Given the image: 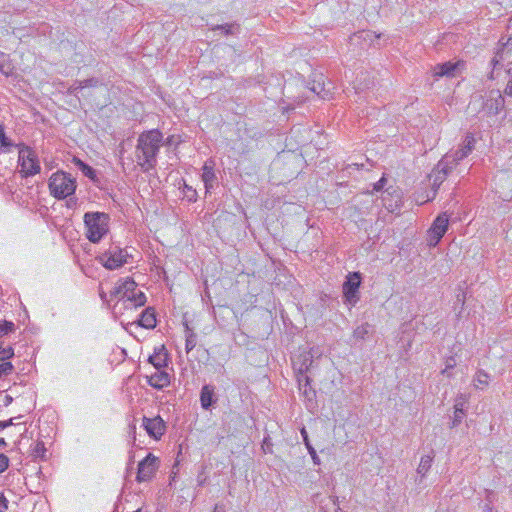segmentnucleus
Instances as JSON below:
<instances>
[{
	"instance_id": "obj_1",
	"label": "nucleus",
	"mask_w": 512,
	"mask_h": 512,
	"mask_svg": "<svg viewBox=\"0 0 512 512\" xmlns=\"http://www.w3.org/2000/svg\"><path fill=\"white\" fill-rule=\"evenodd\" d=\"M163 135L158 129L142 132L136 145V158L138 165L144 172L154 169L157 164V155L160 151Z\"/></svg>"
},
{
	"instance_id": "obj_2",
	"label": "nucleus",
	"mask_w": 512,
	"mask_h": 512,
	"mask_svg": "<svg viewBox=\"0 0 512 512\" xmlns=\"http://www.w3.org/2000/svg\"><path fill=\"white\" fill-rule=\"evenodd\" d=\"M111 298H118L122 301L125 309H136L144 306L147 298L144 292L137 290V283L130 277L122 280L110 291Z\"/></svg>"
},
{
	"instance_id": "obj_3",
	"label": "nucleus",
	"mask_w": 512,
	"mask_h": 512,
	"mask_svg": "<svg viewBox=\"0 0 512 512\" xmlns=\"http://www.w3.org/2000/svg\"><path fill=\"white\" fill-rule=\"evenodd\" d=\"M83 219L87 229V238L92 243H98L108 232V214L104 212H87L84 214Z\"/></svg>"
},
{
	"instance_id": "obj_4",
	"label": "nucleus",
	"mask_w": 512,
	"mask_h": 512,
	"mask_svg": "<svg viewBox=\"0 0 512 512\" xmlns=\"http://www.w3.org/2000/svg\"><path fill=\"white\" fill-rule=\"evenodd\" d=\"M50 194L56 199L62 200L74 194L76 180L70 174L57 171L49 179Z\"/></svg>"
},
{
	"instance_id": "obj_5",
	"label": "nucleus",
	"mask_w": 512,
	"mask_h": 512,
	"mask_svg": "<svg viewBox=\"0 0 512 512\" xmlns=\"http://www.w3.org/2000/svg\"><path fill=\"white\" fill-rule=\"evenodd\" d=\"M362 282L360 272H350L343 283L342 292L344 303L355 306L360 300L359 288Z\"/></svg>"
},
{
	"instance_id": "obj_6",
	"label": "nucleus",
	"mask_w": 512,
	"mask_h": 512,
	"mask_svg": "<svg viewBox=\"0 0 512 512\" xmlns=\"http://www.w3.org/2000/svg\"><path fill=\"white\" fill-rule=\"evenodd\" d=\"M20 173L23 177L34 176L40 172V164L36 153L29 147L23 146L19 150Z\"/></svg>"
},
{
	"instance_id": "obj_7",
	"label": "nucleus",
	"mask_w": 512,
	"mask_h": 512,
	"mask_svg": "<svg viewBox=\"0 0 512 512\" xmlns=\"http://www.w3.org/2000/svg\"><path fill=\"white\" fill-rule=\"evenodd\" d=\"M128 253L119 246H111L99 256V261L108 270H115L128 262Z\"/></svg>"
},
{
	"instance_id": "obj_8",
	"label": "nucleus",
	"mask_w": 512,
	"mask_h": 512,
	"mask_svg": "<svg viewBox=\"0 0 512 512\" xmlns=\"http://www.w3.org/2000/svg\"><path fill=\"white\" fill-rule=\"evenodd\" d=\"M159 467V460L152 453H148L147 456L141 460L138 464V471L136 480L137 482H146L153 478Z\"/></svg>"
},
{
	"instance_id": "obj_9",
	"label": "nucleus",
	"mask_w": 512,
	"mask_h": 512,
	"mask_svg": "<svg viewBox=\"0 0 512 512\" xmlns=\"http://www.w3.org/2000/svg\"><path fill=\"white\" fill-rule=\"evenodd\" d=\"M449 219L446 213H442L436 217L431 228L428 230V245L435 247L446 231L448 230Z\"/></svg>"
},
{
	"instance_id": "obj_10",
	"label": "nucleus",
	"mask_w": 512,
	"mask_h": 512,
	"mask_svg": "<svg viewBox=\"0 0 512 512\" xmlns=\"http://www.w3.org/2000/svg\"><path fill=\"white\" fill-rule=\"evenodd\" d=\"M482 108L489 116L499 114L505 108L504 94L498 89L490 90Z\"/></svg>"
},
{
	"instance_id": "obj_11",
	"label": "nucleus",
	"mask_w": 512,
	"mask_h": 512,
	"mask_svg": "<svg viewBox=\"0 0 512 512\" xmlns=\"http://www.w3.org/2000/svg\"><path fill=\"white\" fill-rule=\"evenodd\" d=\"M465 66L466 62L464 60L439 63L432 68V75L435 80L439 79L440 77H454L456 73L462 71Z\"/></svg>"
},
{
	"instance_id": "obj_12",
	"label": "nucleus",
	"mask_w": 512,
	"mask_h": 512,
	"mask_svg": "<svg viewBox=\"0 0 512 512\" xmlns=\"http://www.w3.org/2000/svg\"><path fill=\"white\" fill-rule=\"evenodd\" d=\"M142 421L147 434L155 440H159L166 431V424L159 415L153 418L144 416Z\"/></svg>"
},
{
	"instance_id": "obj_13",
	"label": "nucleus",
	"mask_w": 512,
	"mask_h": 512,
	"mask_svg": "<svg viewBox=\"0 0 512 512\" xmlns=\"http://www.w3.org/2000/svg\"><path fill=\"white\" fill-rule=\"evenodd\" d=\"M474 145L475 138L473 134H466L461 146L456 151L448 153L450 156H452V162L454 161L459 163V161L466 158L473 151Z\"/></svg>"
},
{
	"instance_id": "obj_14",
	"label": "nucleus",
	"mask_w": 512,
	"mask_h": 512,
	"mask_svg": "<svg viewBox=\"0 0 512 512\" xmlns=\"http://www.w3.org/2000/svg\"><path fill=\"white\" fill-rule=\"evenodd\" d=\"M169 353L164 345L154 348V353L149 356L148 362L152 364L155 369L160 370L168 366Z\"/></svg>"
},
{
	"instance_id": "obj_15",
	"label": "nucleus",
	"mask_w": 512,
	"mask_h": 512,
	"mask_svg": "<svg viewBox=\"0 0 512 512\" xmlns=\"http://www.w3.org/2000/svg\"><path fill=\"white\" fill-rule=\"evenodd\" d=\"M218 398L215 394V387L210 384H205L200 391V403L204 410H211L217 403Z\"/></svg>"
},
{
	"instance_id": "obj_16",
	"label": "nucleus",
	"mask_w": 512,
	"mask_h": 512,
	"mask_svg": "<svg viewBox=\"0 0 512 512\" xmlns=\"http://www.w3.org/2000/svg\"><path fill=\"white\" fill-rule=\"evenodd\" d=\"M136 323L145 329H154L157 325L155 309L153 307L145 308L139 315Z\"/></svg>"
},
{
	"instance_id": "obj_17",
	"label": "nucleus",
	"mask_w": 512,
	"mask_h": 512,
	"mask_svg": "<svg viewBox=\"0 0 512 512\" xmlns=\"http://www.w3.org/2000/svg\"><path fill=\"white\" fill-rule=\"evenodd\" d=\"M147 382L151 387L157 390H162L170 384V375L160 369L149 376Z\"/></svg>"
},
{
	"instance_id": "obj_18",
	"label": "nucleus",
	"mask_w": 512,
	"mask_h": 512,
	"mask_svg": "<svg viewBox=\"0 0 512 512\" xmlns=\"http://www.w3.org/2000/svg\"><path fill=\"white\" fill-rule=\"evenodd\" d=\"M311 379L307 374H298V385L305 399L312 402L316 397L315 390L311 387Z\"/></svg>"
},
{
	"instance_id": "obj_19",
	"label": "nucleus",
	"mask_w": 512,
	"mask_h": 512,
	"mask_svg": "<svg viewBox=\"0 0 512 512\" xmlns=\"http://www.w3.org/2000/svg\"><path fill=\"white\" fill-rule=\"evenodd\" d=\"M202 170V181L204 182L206 190L209 191L213 187V182L216 180L214 163L212 161L205 162Z\"/></svg>"
},
{
	"instance_id": "obj_20",
	"label": "nucleus",
	"mask_w": 512,
	"mask_h": 512,
	"mask_svg": "<svg viewBox=\"0 0 512 512\" xmlns=\"http://www.w3.org/2000/svg\"><path fill=\"white\" fill-rule=\"evenodd\" d=\"M374 333V328L369 323H363L353 331V338L357 341L368 339Z\"/></svg>"
},
{
	"instance_id": "obj_21",
	"label": "nucleus",
	"mask_w": 512,
	"mask_h": 512,
	"mask_svg": "<svg viewBox=\"0 0 512 512\" xmlns=\"http://www.w3.org/2000/svg\"><path fill=\"white\" fill-rule=\"evenodd\" d=\"M458 163L452 162V156L446 154L436 165V169L440 172H445V175L448 176L449 173L456 167Z\"/></svg>"
},
{
	"instance_id": "obj_22",
	"label": "nucleus",
	"mask_w": 512,
	"mask_h": 512,
	"mask_svg": "<svg viewBox=\"0 0 512 512\" xmlns=\"http://www.w3.org/2000/svg\"><path fill=\"white\" fill-rule=\"evenodd\" d=\"M301 436L303 438V442L308 450V453L310 454L312 460H313V463L315 465H320L321 461H320V458L319 456L317 455V452L315 450V448L312 446L310 440H309V436H308V433L306 431V429L303 427L301 429Z\"/></svg>"
},
{
	"instance_id": "obj_23",
	"label": "nucleus",
	"mask_w": 512,
	"mask_h": 512,
	"mask_svg": "<svg viewBox=\"0 0 512 512\" xmlns=\"http://www.w3.org/2000/svg\"><path fill=\"white\" fill-rule=\"evenodd\" d=\"M0 73L5 76H10L13 73V66L11 64L9 55L2 51H0Z\"/></svg>"
},
{
	"instance_id": "obj_24",
	"label": "nucleus",
	"mask_w": 512,
	"mask_h": 512,
	"mask_svg": "<svg viewBox=\"0 0 512 512\" xmlns=\"http://www.w3.org/2000/svg\"><path fill=\"white\" fill-rule=\"evenodd\" d=\"M14 146L13 141L7 137L4 126L0 124V154L9 152Z\"/></svg>"
},
{
	"instance_id": "obj_25",
	"label": "nucleus",
	"mask_w": 512,
	"mask_h": 512,
	"mask_svg": "<svg viewBox=\"0 0 512 512\" xmlns=\"http://www.w3.org/2000/svg\"><path fill=\"white\" fill-rule=\"evenodd\" d=\"M446 178L447 176L445 175V172H440L436 168L433 169L432 173L429 175V179L432 180V189L434 190V193H436Z\"/></svg>"
},
{
	"instance_id": "obj_26",
	"label": "nucleus",
	"mask_w": 512,
	"mask_h": 512,
	"mask_svg": "<svg viewBox=\"0 0 512 512\" xmlns=\"http://www.w3.org/2000/svg\"><path fill=\"white\" fill-rule=\"evenodd\" d=\"M433 455H424L421 457L420 463L417 468V473L422 477L426 475V473L430 470L433 462Z\"/></svg>"
},
{
	"instance_id": "obj_27",
	"label": "nucleus",
	"mask_w": 512,
	"mask_h": 512,
	"mask_svg": "<svg viewBox=\"0 0 512 512\" xmlns=\"http://www.w3.org/2000/svg\"><path fill=\"white\" fill-rule=\"evenodd\" d=\"M489 374L482 369L477 370L474 381L476 388L483 389L489 384Z\"/></svg>"
},
{
	"instance_id": "obj_28",
	"label": "nucleus",
	"mask_w": 512,
	"mask_h": 512,
	"mask_svg": "<svg viewBox=\"0 0 512 512\" xmlns=\"http://www.w3.org/2000/svg\"><path fill=\"white\" fill-rule=\"evenodd\" d=\"M302 362L300 364V367L298 369V374H307L313 364V356L310 353H305L301 355Z\"/></svg>"
},
{
	"instance_id": "obj_29",
	"label": "nucleus",
	"mask_w": 512,
	"mask_h": 512,
	"mask_svg": "<svg viewBox=\"0 0 512 512\" xmlns=\"http://www.w3.org/2000/svg\"><path fill=\"white\" fill-rule=\"evenodd\" d=\"M47 449L45 447V444L43 441L39 440L35 443V445L32 448V455L34 458H39L41 460L47 459Z\"/></svg>"
},
{
	"instance_id": "obj_30",
	"label": "nucleus",
	"mask_w": 512,
	"mask_h": 512,
	"mask_svg": "<svg viewBox=\"0 0 512 512\" xmlns=\"http://www.w3.org/2000/svg\"><path fill=\"white\" fill-rule=\"evenodd\" d=\"M182 193L189 202H195L197 200V191L185 181H183Z\"/></svg>"
},
{
	"instance_id": "obj_31",
	"label": "nucleus",
	"mask_w": 512,
	"mask_h": 512,
	"mask_svg": "<svg viewBox=\"0 0 512 512\" xmlns=\"http://www.w3.org/2000/svg\"><path fill=\"white\" fill-rule=\"evenodd\" d=\"M239 29V25L236 23L216 25L212 30H221L224 35H233L235 31Z\"/></svg>"
},
{
	"instance_id": "obj_32",
	"label": "nucleus",
	"mask_w": 512,
	"mask_h": 512,
	"mask_svg": "<svg viewBox=\"0 0 512 512\" xmlns=\"http://www.w3.org/2000/svg\"><path fill=\"white\" fill-rule=\"evenodd\" d=\"M80 171L84 174V176L89 178L93 183H95V184L99 183L97 171L92 166H90L86 163Z\"/></svg>"
},
{
	"instance_id": "obj_33",
	"label": "nucleus",
	"mask_w": 512,
	"mask_h": 512,
	"mask_svg": "<svg viewBox=\"0 0 512 512\" xmlns=\"http://www.w3.org/2000/svg\"><path fill=\"white\" fill-rule=\"evenodd\" d=\"M15 331V324L12 321L2 320L0 322V338Z\"/></svg>"
},
{
	"instance_id": "obj_34",
	"label": "nucleus",
	"mask_w": 512,
	"mask_h": 512,
	"mask_svg": "<svg viewBox=\"0 0 512 512\" xmlns=\"http://www.w3.org/2000/svg\"><path fill=\"white\" fill-rule=\"evenodd\" d=\"M14 357V349L12 346L3 347L0 341V361L10 360Z\"/></svg>"
},
{
	"instance_id": "obj_35",
	"label": "nucleus",
	"mask_w": 512,
	"mask_h": 512,
	"mask_svg": "<svg viewBox=\"0 0 512 512\" xmlns=\"http://www.w3.org/2000/svg\"><path fill=\"white\" fill-rule=\"evenodd\" d=\"M13 371H14V366L10 361H8V360L0 361V378H2L3 376H8V375L12 374Z\"/></svg>"
},
{
	"instance_id": "obj_36",
	"label": "nucleus",
	"mask_w": 512,
	"mask_h": 512,
	"mask_svg": "<svg viewBox=\"0 0 512 512\" xmlns=\"http://www.w3.org/2000/svg\"><path fill=\"white\" fill-rule=\"evenodd\" d=\"M197 335L194 332H189L186 335L185 350L189 353L196 346Z\"/></svg>"
},
{
	"instance_id": "obj_37",
	"label": "nucleus",
	"mask_w": 512,
	"mask_h": 512,
	"mask_svg": "<svg viewBox=\"0 0 512 512\" xmlns=\"http://www.w3.org/2000/svg\"><path fill=\"white\" fill-rule=\"evenodd\" d=\"M464 416H465L464 409L456 408V410H454L451 427L453 428V427L459 426L462 423Z\"/></svg>"
},
{
	"instance_id": "obj_38",
	"label": "nucleus",
	"mask_w": 512,
	"mask_h": 512,
	"mask_svg": "<svg viewBox=\"0 0 512 512\" xmlns=\"http://www.w3.org/2000/svg\"><path fill=\"white\" fill-rule=\"evenodd\" d=\"M506 74L510 77L507 84H506V87L503 91V94L505 96H508V97H512V68H508L506 69Z\"/></svg>"
},
{
	"instance_id": "obj_39",
	"label": "nucleus",
	"mask_w": 512,
	"mask_h": 512,
	"mask_svg": "<svg viewBox=\"0 0 512 512\" xmlns=\"http://www.w3.org/2000/svg\"><path fill=\"white\" fill-rule=\"evenodd\" d=\"M83 89V84L81 81H76L73 85H71L69 88H68V91L67 93L69 95H74V96H78V93L79 91H81Z\"/></svg>"
},
{
	"instance_id": "obj_40",
	"label": "nucleus",
	"mask_w": 512,
	"mask_h": 512,
	"mask_svg": "<svg viewBox=\"0 0 512 512\" xmlns=\"http://www.w3.org/2000/svg\"><path fill=\"white\" fill-rule=\"evenodd\" d=\"M9 467V458L3 454L0 453V473H3L6 471Z\"/></svg>"
},
{
	"instance_id": "obj_41",
	"label": "nucleus",
	"mask_w": 512,
	"mask_h": 512,
	"mask_svg": "<svg viewBox=\"0 0 512 512\" xmlns=\"http://www.w3.org/2000/svg\"><path fill=\"white\" fill-rule=\"evenodd\" d=\"M82 84H83V88L85 87H97L99 84H100V81L98 78H88V79H85L84 81H81Z\"/></svg>"
},
{
	"instance_id": "obj_42",
	"label": "nucleus",
	"mask_w": 512,
	"mask_h": 512,
	"mask_svg": "<svg viewBox=\"0 0 512 512\" xmlns=\"http://www.w3.org/2000/svg\"><path fill=\"white\" fill-rule=\"evenodd\" d=\"M387 183V179L385 176H382L374 185L373 191L379 192L381 191Z\"/></svg>"
},
{
	"instance_id": "obj_43",
	"label": "nucleus",
	"mask_w": 512,
	"mask_h": 512,
	"mask_svg": "<svg viewBox=\"0 0 512 512\" xmlns=\"http://www.w3.org/2000/svg\"><path fill=\"white\" fill-rule=\"evenodd\" d=\"M8 507H9L8 499L5 497V495L3 493H0V512H5L6 510H8Z\"/></svg>"
},
{
	"instance_id": "obj_44",
	"label": "nucleus",
	"mask_w": 512,
	"mask_h": 512,
	"mask_svg": "<svg viewBox=\"0 0 512 512\" xmlns=\"http://www.w3.org/2000/svg\"><path fill=\"white\" fill-rule=\"evenodd\" d=\"M512 42V37H508V38H505V37H501L497 43V47L498 48H503V50H505V48L507 46H509Z\"/></svg>"
},
{
	"instance_id": "obj_45",
	"label": "nucleus",
	"mask_w": 512,
	"mask_h": 512,
	"mask_svg": "<svg viewBox=\"0 0 512 512\" xmlns=\"http://www.w3.org/2000/svg\"><path fill=\"white\" fill-rule=\"evenodd\" d=\"M21 416L19 417H13V418H10L8 420H4V421H0V430H4L12 425H14V420L17 419V418H20Z\"/></svg>"
},
{
	"instance_id": "obj_46",
	"label": "nucleus",
	"mask_w": 512,
	"mask_h": 512,
	"mask_svg": "<svg viewBox=\"0 0 512 512\" xmlns=\"http://www.w3.org/2000/svg\"><path fill=\"white\" fill-rule=\"evenodd\" d=\"M505 50H503V48H496V50L494 51V58L495 59H499L500 62H502L504 59H505Z\"/></svg>"
},
{
	"instance_id": "obj_47",
	"label": "nucleus",
	"mask_w": 512,
	"mask_h": 512,
	"mask_svg": "<svg viewBox=\"0 0 512 512\" xmlns=\"http://www.w3.org/2000/svg\"><path fill=\"white\" fill-rule=\"evenodd\" d=\"M501 63L502 62H500L498 58L495 59L494 57H492V59L490 60L489 66L491 67L492 70H497L502 67Z\"/></svg>"
},
{
	"instance_id": "obj_48",
	"label": "nucleus",
	"mask_w": 512,
	"mask_h": 512,
	"mask_svg": "<svg viewBox=\"0 0 512 512\" xmlns=\"http://www.w3.org/2000/svg\"><path fill=\"white\" fill-rule=\"evenodd\" d=\"M310 89L317 95H321V92L324 91L323 85L321 83H314Z\"/></svg>"
},
{
	"instance_id": "obj_49",
	"label": "nucleus",
	"mask_w": 512,
	"mask_h": 512,
	"mask_svg": "<svg viewBox=\"0 0 512 512\" xmlns=\"http://www.w3.org/2000/svg\"><path fill=\"white\" fill-rule=\"evenodd\" d=\"M466 300V293L464 291L460 292L456 296V302L460 303L462 306L464 305Z\"/></svg>"
},
{
	"instance_id": "obj_50",
	"label": "nucleus",
	"mask_w": 512,
	"mask_h": 512,
	"mask_svg": "<svg viewBox=\"0 0 512 512\" xmlns=\"http://www.w3.org/2000/svg\"><path fill=\"white\" fill-rule=\"evenodd\" d=\"M72 162L74 163V165L79 169L81 170L82 167L86 164L84 161H82L80 158L78 157H73L72 159Z\"/></svg>"
},
{
	"instance_id": "obj_51",
	"label": "nucleus",
	"mask_w": 512,
	"mask_h": 512,
	"mask_svg": "<svg viewBox=\"0 0 512 512\" xmlns=\"http://www.w3.org/2000/svg\"><path fill=\"white\" fill-rule=\"evenodd\" d=\"M464 401L465 398L463 397V395H460V397L457 398L455 401L454 410H456V408H463Z\"/></svg>"
},
{
	"instance_id": "obj_52",
	"label": "nucleus",
	"mask_w": 512,
	"mask_h": 512,
	"mask_svg": "<svg viewBox=\"0 0 512 512\" xmlns=\"http://www.w3.org/2000/svg\"><path fill=\"white\" fill-rule=\"evenodd\" d=\"M13 402V397L10 396V395H5L4 398H3V403L2 405L7 407L9 406L11 403Z\"/></svg>"
},
{
	"instance_id": "obj_53",
	"label": "nucleus",
	"mask_w": 512,
	"mask_h": 512,
	"mask_svg": "<svg viewBox=\"0 0 512 512\" xmlns=\"http://www.w3.org/2000/svg\"><path fill=\"white\" fill-rule=\"evenodd\" d=\"M213 512H226L225 506L223 504H216Z\"/></svg>"
},
{
	"instance_id": "obj_54",
	"label": "nucleus",
	"mask_w": 512,
	"mask_h": 512,
	"mask_svg": "<svg viewBox=\"0 0 512 512\" xmlns=\"http://www.w3.org/2000/svg\"><path fill=\"white\" fill-rule=\"evenodd\" d=\"M129 429H130V433H132V434H133V440H134L133 444H134V445H136V444H135V440H136V438H135V434H136V425H135V424H130V425H129Z\"/></svg>"
},
{
	"instance_id": "obj_55",
	"label": "nucleus",
	"mask_w": 512,
	"mask_h": 512,
	"mask_svg": "<svg viewBox=\"0 0 512 512\" xmlns=\"http://www.w3.org/2000/svg\"><path fill=\"white\" fill-rule=\"evenodd\" d=\"M454 365H455V361H454V359H453V358H450V359H449V360H447V362H446V370H447V369H451V368H453V367H454Z\"/></svg>"
},
{
	"instance_id": "obj_56",
	"label": "nucleus",
	"mask_w": 512,
	"mask_h": 512,
	"mask_svg": "<svg viewBox=\"0 0 512 512\" xmlns=\"http://www.w3.org/2000/svg\"><path fill=\"white\" fill-rule=\"evenodd\" d=\"M495 71H496V70H492V69L490 70V72H489V73H488V75H487V78H488L489 80L493 81V80H495V79H496Z\"/></svg>"
},
{
	"instance_id": "obj_57",
	"label": "nucleus",
	"mask_w": 512,
	"mask_h": 512,
	"mask_svg": "<svg viewBox=\"0 0 512 512\" xmlns=\"http://www.w3.org/2000/svg\"><path fill=\"white\" fill-rule=\"evenodd\" d=\"M76 202H77V199H73V198H70L68 201H67V206L69 208L73 207L74 205H76Z\"/></svg>"
},
{
	"instance_id": "obj_58",
	"label": "nucleus",
	"mask_w": 512,
	"mask_h": 512,
	"mask_svg": "<svg viewBox=\"0 0 512 512\" xmlns=\"http://www.w3.org/2000/svg\"><path fill=\"white\" fill-rule=\"evenodd\" d=\"M7 447V442L4 438H0V449H4Z\"/></svg>"
},
{
	"instance_id": "obj_59",
	"label": "nucleus",
	"mask_w": 512,
	"mask_h": 512,
	"mask_svg": "<svg viewBox=\"0 0 512 512\" xmlns=\"http://www.w3.org/2000/svg\"><path fill=\"white\" fill-rule=\"evenodd\" d=\"M483 512H494V509L491 505H485Z\"/></svg>"
},
{
	"instance_id": "obj_60",
	"label": "nucleus",
	"mask_w": 512,
	"mask_h": 512,
	"mask_svg": "<svg viewBox=\"0 0 512 512\" xmlns=\"http://www.w3.org/2000/svg\"><path fill=\"white\" fill-rule=\"evenodd\" d=\"M184 327H185V333H189V332H193V330L190 328V326L188 325L187 322H184Z\"/></svg>"
},
{
	"instance_id": "obj_61",
	"label": "nucleus",
	"mask_w": 512,
	"mask_h": 512,
	"mask_svg": "<svg viewBox=\"0 0 512 512\" xmlns=\"http://www.w3.org/2000/svg\"><path fill=\"white\" fill-rule=\"evenodd\" d=\"M184 327H185V333H189V332H193V330L190 328V326L188 325L187 322H184Z\"/></svg>"
},
{
	"instance_id": "obj_62",
	"label": "nucleus",
	"mask_w": 512,
	"mask_h": 512,
	"mask_svg": "<svg viewBox=\"0 0 512 512\" xmlns=\"http://www.w3.org/2000/svg\"><path fill=\"white\" fill-rule=\"evenodd\" d=\"M99 295H100V297H101V299H102L103 301H105V300H106L107 295H106V293H105L104 291H100Z\"/></svg>"
},
{
	"instance_id": "obj_63",
	"label": "nucleus",
	"mask_w": 512,
	"mask_h": 512,
	"mask_svg": "<svg viewBox=\"0 0 512 512\" xmlns=\"http://www.w3.org/2000/svg\"><path fill=\"white\" fill-rule=\"evenodd\" d=\"M172 138H173V136H170L167 138V141H166L167 145H170L172 143Z\"/></svg>"
},
{
	"instance_id": "obj_64",
	"label": "nucleus",
	"mask_w": 512,
	"mask_h": 512,
	"mask_svg": "<svg viewBox=\"0 0 512 512\" xmlns=\"http://www.w3.org/2000/svg\"><path fill=\"white\" fill-rule=\"evenodd\" d=\"M204 480L199 481V485H203Z\"/></svg>"
}]
</instances>
